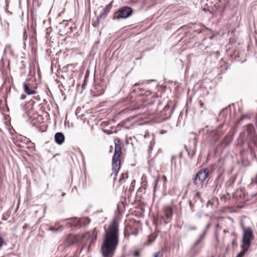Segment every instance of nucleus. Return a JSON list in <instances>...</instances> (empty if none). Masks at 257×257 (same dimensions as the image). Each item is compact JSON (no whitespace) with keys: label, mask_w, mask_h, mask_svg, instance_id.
<instances>
[{"label":"nucleus","mask_w":257,"mask_h":257,"mask_svg":"<svg viewBox=\"0 0 257 257\" xmlns=\"http://www.w3.org/2000/svg\"><path fill=\"white\" fill-rule=\"evenodd\" d=\"M119 242L118 229L113 221L105 231V236L101 250L103 257H112Z\"/></svg>","instance_id":"obj_1"},{"label":"nucleus","mask_w":257,"mask_h":257,"mask_svg":"<svg viewBox=\"0 0 257 257\" xmlns=\"http://www.w3.org/2000/svg\"><path fill=\"white\" fill-rule=\"evenodd\" d=\"M29 121L33 126L36 127L41 132H44L46 130V125H45L43 116L39 113H26Z\"/></svg>","instance_id":"obj_2"},{"label":"nucleus","mask_w":257,"mask_h":257,"mask_svg":"<svg viewBox=\"0 0 257 257\" xmlns=\"http://www.w3.org/2000/svg\"><path fill=\"white\" fill-rule=\"evenodd\" d=\"M64 224H68L70 227H80L83 225H87L90 222V219L88 218L77 219L76 218H67L64 220Z\"/></svg>","instance_id":"obj_3"},{"label":"nucleus","mask_w":257,"mask_h":257,"mask_svg":"<svg viewBox=\"0 0 257 257\" xmlns=\"http://www.w3.org/2000/svg\"><path fill=\"white\" fill-rule=\"evenodd\" d=\"M209 170L207 169H201L196 174L193 179V183L196 187H202L203 182L208 177Z\"/></svg>","instance_id":"obj_4"},{"label":"nucleus","mask_w":257,"mask_h":257,"mask_svg":"<svg viewBox=\"0 0 257 257\" xmlns=\"http://www.w3.org/2000/svg\"><path fill=\"white\" fill-rule=\"evenodd\" d=\"M254 239L253 230L251 228H243L242 245L249 248L251 241Z\"/></svg>","instance_id":"obj_5"},{"label":"nucleus","mask_w":257,"mask_h":257,"mask_svg":"<svg viewBox=\"0 0 257 257\" xmlns=\"http://www.w3.org/2000/svg\"><path fill=\"white\" fill-rule=\"evenodd\" d=\"M112 170L113 173H111V176L113 177V180L116 179V174L119 171L120 167V157H115L114 158V156L112 157Z\"/></svg>","instance_id":"obj_6"},{"label":"nucleus","mask_w":257,"mask_h":257,"mask_svg":"<svg viewBox=\"0 0 257 257\" xmlns=\"http://www.w3.org/2000/svg\"><path fill=\"white\" fill-rule=\"evenodd\" d=\"M132 13V9L129 7H123L117 12L118 17L122 19L127 18L131 16Z\"/></svg>","instance_id":"obj_7"},{"label":"nucleus","mask_w":257,"mask_h":257,"mask_svg":"<svg viewBox=\"0 0 257 257\" xmlns=\"http://www.w3.org/2000/svg\"><path fill=\"white\" fill-rule=\"evenodd\" d=\"M115 144L114 153L113 156L114 158L116 157H120L121 154V147L120 145V140L118 138H115L114 140Z\"/></svg>","instance_id":"obj_8"},{"label":"nucleus","mask_w":257,"mask_h":257,"mask_svg":"<svg viewBox=\"0 0 257 257\" xmlns=\"http://www.w3.org/2000/svg\"><path fill=\"white\" fill-rule=\"evenodd\" d=\"M164 212L166 219L168 220H170L173 215V209L172 207L169 206L164 207Z\"/></svg>","instance_id":"obj_9"},{"label":"nucleus","mask_w":257,"mask_h":257,"mask_svg":"<svg viewBox=\"0 0 257 257\" xmlns=\"http://www.w3.org/2000/svg\"><path fill=\"white\" fill-rule=\"evenodd\" d=\"M55 142L58 145H61L65 140V137L62 133H57L54 137Z\"/></svg>","instance_id":"obj_10"},{"label":"nucleus","mask_w":257,"mask_h":257,"mask_svg":"<svg viewBox=\"0 0 257 257\" xmlns=\"http://www.w3.org/2000/svg\"><path fill=\"white\" fill-rule=\"evenodd\" d=\"M23 87L25 93L28 95H32L36 93V91L34 90L30 89L26 83H24Z\"/></svg>","instance_id":"obj_11"},{"label":"nucleus","mask_w":257,"mask_h":257,"mask_svg":"<svg viewBox=\"0 0 257 257\" xmlns=\"http://www.w3.org/2000/svg\"><path fill=\"white\" fill-rule=\"evenodd\" d=\"M78 241V237L77 236H70L68 237L67 242H68V245H70L72 243H73L75 242H77Z\"/></svg>","instance_id":"obj_12"},{"label":"nucleus","mask_w":257,"mask_h":257,"mask_svg":"<svg viewBox=\"0 0 257 257\" xmlns=\"http://www.w3.org/2000/svg\"><path fill=\"white\" fill-rule=\"evenodd\" d=\"M241 247L242 250L237 255L236 257H243L249 248V247L243 246L242 245H241Z\"/></svg>","instance_id":"obj_13"},{"label":"nucleus","mask_w":257,"mask_h":257,"mask_svg":"<svg viewBox=\"0 0 257 257\" xmlns=\"http://www.w3.org/2000/svg\"><path fill=\"white\" fill-rule=\"evenodd\" d=\"M246 131L249 135H252L254 131V128L252 124H249L246 126Z\"/></svg>","instance_id":"obj_14"},{"label":"nucleus","mask_w":257,"mask_h":257,"mask_svg":"<svg viewBox=\"0 0 257 257\" xmlns=\"http://www.w3.org/2000/svg\"><path fill=\"white\" fill-rule=\"evenodd\" d=\"M166 181H167V178L165 176H163L161 178H158L156 181L155 187H156L157 184L159 183V182H163V184H165L166 183Z\"/></svg>","instance_id":"obj_15"},{"label":"nucleus","mask_w":257,"mask_h":257,"mask_svg":"<svg viewBox=\"0 0 257 257\" xmlns=\"http://www.w3.org/2000/svg\"><path fill=\"white\" fill-rule=\"evenodd\" d=\"M50 230L53 232L61 231L63 230V225H60L57 228L51 227Z\"/></svg>","instance_id":"obj_16"},{"label":"nucleus","mask_w":257,"mask_h":257,"mask_svg":"<svg viewBox=\"0 0 257 257\" xmlns=\"http://www.w3.org/2000/svg\"><path fill=\"white\" fill-rule=\"evenodd\" d=\"M206 233V231H204V232L199 236V239H197L195 243V245H197L198 243H199L201 241V240L202 239H204Z\"/></svg>","instance_id":"obj_17"},{"label":"nucleus","mask_w":257,"mask_h":257,"mask_svg":"<svg viewBox=\"0 0 257 257\" xmlns=\"http://www.w3.org/2000/svg\"><path fill=\"white\" fill-rule=\"evenodd\" d=\"M127 178V174H121V177L119 179L120 182H123L126 178Z\"/></svg>","instance_id":"obj_18"},{"label":"nucleus","mask_w":257,"mask_h":257,"mask_svg":"<svg viewBox=\"0 0 257 257\" xmlns=\"http://www.w3.org/2000/svg\"><path fill=\"white\" fill-rule=\"evenodd\" d=\"M251 184H257V174L254 178L251 179Z\"/></svg>","instance_id":"obj_19"},{"label":"nucleus","mask_w":257,"mask_h":257,"mask_svg":"<svg viewBox=\"0 0 257 257\" xmlns=\"http://www.w3.org/2000/svg\"><path fill=\"white\" fill-rule=\"evenodd\" d=\"M163 252L162 251H158L154 254V257H162Z\"/></svg>","instance_id":"obj_20"},{"label":"nucleus","mask_w":257,"mask_h":257,"mask_svg":"<svg viewBox=\"0 0 257 257\" xmlns=\"http://www.w3.org/2000/svg\"><path fill=\"white\" fill-rule=\"evenodd\" d=\"M187 151L188 152V156L190 157H192L193 155L195 154V151L194 150L189 151L188 149H187Z\"/></svg>","instance_id":"obj_21"},{"label":"nucleus","mask_w":257,"mask_h":257,"mask_svg":"<svg viewBox=\"0 0 257 257\" xmlns=\"http://www.w3.org/2000/svg\"><path fill=\"white\" fill-rule=\"evenodd\" d=\"M91 235L92 236H94V239H96V237H97V234H96V229H94V230L93 231V232H92L91 233Z\"/></svg>","instance_id":"obj_22"},{"label":"nucleus","mask_w":257,"mask_h":257,"mask_svg":"<svg viewBox=\"0 0 257 257\" xmlns=\"http://www.w3.org/2000/svg\"><path fill=\"white\" fill-rule=\"evenodd\" d=\"M164 119H166V117H164L162 116V117H161V119H157L156 120H155V122L157 123H159V122H161V121L162 120H164Z\"/></svg>","instance_id":"obj_23"},{"label":"nucleus","mask_w":257,"mask_h":257,"mask_svg":"<svg viewBox=\"0 0 257 257\" xmlns=\"http://www.w3.org/2000/svg\"><path fill=\"white\" fill-rule=\"evenodd\" d=\"M11 50V45H7L5 47V51H7Z\"/></svg>","instance_id":"obj_24"},{"label":"nucleus","mask_w":257,"mask_h":257,"mask_svg":"<svg viewBox=\"0 0 257 257\" xmlns=\"http://www.w3.org/2000/svg\"><path fill=\"white\" fill-rule=\"evenodd\" d=\"M231 105H229L228 107H226L225 109H224L223 110V111H225V110H226V111H231Z\"/></svg>","instance_id":"obj_25"},{"label":"nucleus","mask_w":257,"mask_h":257,"mask_svg":"<svg viewBox=\"0 0 257 257\" xmlns=\"http://www.w3.org/2000/svg\"><path fill=\"white\" fill-rule=\"evenodd\" d=\"M134 255L135 257H138L139 256V251H135Z\"/></svg>","instance_id":"obj_26"},{"label":"nucleus","mask_w":257,"mask_h":257,"mask_svg":"<svg viewBox=\"0 0 257 257\" xmlns=\"http://www.w3.org/2000/svg\"><path fill=\"white\" fill-rule=\"evenodd\" d=\"M210 226V223L208 224L206 226V229L204 231H206V232H207V230H208V229L209 228Z\"/></svg>","instance_id":"obj_27"},{"label":"nucleus","mask_w":257,"mask_h":257,"mask_svg":"<svg viewBox=\"0 0 257 257\" xmlns=\"http://www.w3.org/2000/svg\"><path fill=\"white\" fill-rule=\"evenodd\" d=\"M155 238H156V237H153V238L152 239V238L150 237V238L149 239V241H150V242L151 243V242H153V241L155 240Z\"/></svg>","instance_id":"obj_28"},{"label":"nucleus","mask_w":257,"mask_h":257,"mask_svg":"<svg viewBox=\"0 0 257 257\" xmlns=\"http://www.w3.org/2000/svg\"><path fill=\"white\" fill-rule=\"evenodd\" d=\"M175 158H176V156H172V159H171L172 163L174 162V163H175V162L174 161Z\"/></svg>","instance_id":"obj_29"},{"label":"nucleus","mask_w":257,"mask_h":257,"mask_svg":"<svg viewBox=\"0 0 257 257\" xmlns=\"http://www.w3.org/2000/svg\"><path fill=\"white\" fill-rule=\"evenodd\" d=\"M3 240L2 237H0V247L2 246Z\"/></svg>","instance_id":"obj_30"},{"label":"nucleus","mask_w":257,"mask_h":257,"mask_svg":"<svg viewBox=\"0 0 257 257\" xmlns=\"http://www.w3.org/2000/svg\"><path fill=\"white\" fill-rule=\"evenodd\" d=\"M189 230H195L196 229V227L195 226H191V227H190L189 228Z\"/></svg>","instance_id":"obj_31"},{"label":"nucleus","mask_w":257,"mask_h":257,"mask_svg":"<svg viewBox=\"0 0 257 257\" xmlns=\"http://www.w3.org/2000/svg\"><path fill=\"white\" fill-rule=\"evenodd\" d=\"M166 133V131H165V130H162V131H160V133L161 134H165Z\"/></svg>","instance_id":"obj_32"},{"label":"nucleus","mask_w":257,"mask_h":257,"mask_svg":"<svg viewBox=\"0 0 257 257\" xmlns=\"http://www.w3.org/2000/svg\"><path fill=\"white\" fill-rule=\"evenodd\" d=\"M243 119H244V117L243 116L240 117V118H239L238 122L239 123L240 121L242 120Z\"/></svg>","instance_id":"obj_33"},{"label":"nucleus","mask_w":257,"mask_h":257,"mask_svg":"<svg viewBox=\"0 0 257 257\" xmlns=\"http://www.w3.org/2000/svg\"><path fill=\"white\" fill-rule=\"evenodd\" d=\"M109 5H107V6H106V7L105 8V9H104V10L105 11H106L107 9H109Z\"/></svg>","instance_id":"obj_34"},{"label":"nucleus","mask_w":257,"mask_h":257,"mask_svg":"<svg viewBox=\"0 0 257 257\" xmlns=\"http://www.w3.org/2000/svg\"><path fill=\"white\" fill-rule=\"evenodd\" d=\"M195 196L198 197H200V193L199 192H197L195 194Z\"/></svg>","instance_id":"obj_35"},{"label":"nucleus","mask_w":257,"mask_h":257,"mask_svg":"<svg viewBox=\"0 0 257 257\" xmlns=\"http://www.w3.org/2000/svg\"><path fill=\"white\" fill-rule=\"evenodd\" d=\"M25 98V96H22V97H21L22 99H24Z\"/></svg>","instance_id":"obj_36"},{"label":"nucleus","mask_w":257,"mask_h":257,"mask_svg":"<svg viewBox=\"0 0 257 257\" xmlns=\"http://www.w3.org/2000/svg\"><path fill=\"white\" fill-rule=\"evenodd\" d=\"M168 221H165V223L167 224L168 223Z\"/></svg>","instance_id":"obj_37"},{"label":"nucleus","mask_w":257,"mask_h":257,"mask_svg":"<svg viewBox=\"0 0 257 257\" xmlns=\"http://www.w3.org/2000/svg\"><path fill=\"white\" fill-rule=\"evenodd\" d=\"M144 137H145V138H146V137H147V135H146H146H145Z\"/></svg>","instance_id":"obj_38"},{"label":"nucleus","mask_w":257,"mask_h":257,"mask_svg":"<svg viewBox=\"0 0 257 257\" xmlns=\"http://www.w3.org/2000/svg\"><path fill=\"white\" fill-rule=\"evenodd\" d=\"M169 117H170V115H169V116H167L166 118H168Z\"/></svg>","instance_id":"obj_39"},{"label":"nucleus","mask_w":257,"mask_h":257,"mask_svg":"<svg viewBox=\"0 0 257 257\" xmlns=\"http://www.w3.org/2000/svg\"><path fill=\"white\" fill-rule=\"evenodd\" d=\"M169 117H170V115H169V116H167L166 118H168Z\"/></svg>","instance_id":"obj_40"},{"label":"nucleus","mask_w":257,"mask_h":257,"mask_svg":"<svg viewBox=\"0 0 257 257\" xmlns=\"http://www.w3.org/2000/svg\"><path fill=\"white\" fill-rule=\"evenodd\" d=\"M169 117H170V115H169V116H167L166 118H168Z\"/></svg>","instance_id":"obj_41"},{"label":"nucleus","mask_w":257,"mask_h":257,"mask_svg":"<svg viewBox=\"0 0 257 257\" xmlns=\"http://www.w3.org/2000/svg\"><path fill=\"white\" fill-rule=\"evenodd\" d=\"M202 131H205V129H203Z\"/></svg>","instance_id":"obj_42"}]
</instances>
